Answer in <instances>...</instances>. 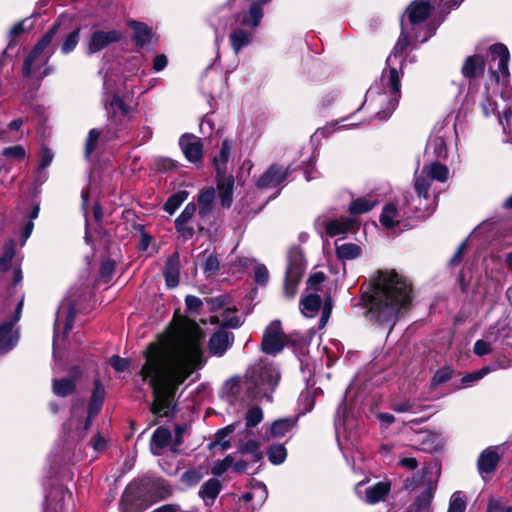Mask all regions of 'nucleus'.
Masks as SVG:
<instances>
[{
    "label": "nucleus",
    "mask_w": 512,
    "mask_h": 512,
    "mask_svg": "<svg viewBox=\"0 0 512 512\" xmlns=\"http://www.w3.org/2000/svg\"><path fill=\"white\" fill-rule=\"evenodd\" d=\"M485 63L478 55L468 56L462 65V74L465 78L474 79L484 72Z\"/></svg>",
    "instance_id": "25"
},
{
    "label": "nucleus",
    "mask_w": 512,
    "mask_h": 512,
    "mask_svg": "<svg viewBox=\"0 0 512 512\" xmlns=\"http://www.w3.org/2000/svg\"><path fill=\"white\" fill-rule=\"evenodd\" d=\"M232 150V143L224 140L221 145L220 152L213 160L215 170L217 172V187L221 194V202L223 206H230L232 201L233 178L227 175V165Z\"/></svg>",
    "instance_id": "8"
},
{
    "label": "nucleus",
    "mask_w": 512,
    "mask_h": 512,
    "mask_svg": "<svg viewBox=\"0 0 512 512\" xmlns=\"http://www.w3.org/2000/svg\"><path fill=\"white\" fill-rule=\"evenodd\" d=\"M122 34L117 30H95L91 33L87 43V53L94 54L120 41Z\"/></svg>",
    "instance_id": "15"
},
{
    "label": "nucleus",
    "mask_w": 512,
    "mask_h": 512,
    "mask_svg": "<svg viewBox=\"0 0 512 512\" xmlns=\"http://www.w3.org/2000/svg\"><path fill=\"white\" fill-rule=\"evenodd\" d=\"M203 337L194 320L175 314L169 327L147 346L140 376L153 390L151 410L156 416L170 415L178 386L205 365Z\"/></svg>",
    "instance_id": "1"
},
{
    "label": "nucleus",
    "mask_w": 512,
    "mask_h": 512,
    "mask_svg": "<svg viewBox=\"0 0 512 512\" xmlns=\"http://www.w3.org/2000/svg\"><path fill=\"white\" fill-rule=\"evenodd\" d=\"M75 319V310L70 303L62 304L56 315L54 324V342L56 341L58 331L63 327L64 333L72 329Z\"/></svg>",
    "instance_id": "22"
},
{
    "label": "nucleus",
    "mask_w": 512,
    "mask_h": 512,
    "mask_svg": "<svg viewBox=\"0 0 512 512\" xmlns=\"http://www.w3.org/2000/svg\"><path fill=\"white\" fill-rule=\"evenodd\" d=\"M390 491V483L380 481L365 489L363 500L368 504H375L385 498Z\"/></svg>",
    "instance_id": "26"
},
{
    "label": "nucleus",
    "mask_w": 512,
    "mask_h": 512,
    "mask_svg": "<svg viewBox=\"0 0 512 512\" xmlns=\"http://www.w3.org/2000/svg\"><path fill=\"white\" fill-rule=\"evenodd\" d=\"M263 419L262 409L258 406L251 407L246 414V425L248 427H255Z\"/></svg>",
    "instance_id": "49"
},
{
    "label": "nucleus",
    "mask_w": 512,
    "mask_h": 512,
    "mask_svg": "<svg viewBox=\"0 0 512 512\" xmlns=\"http://www.w3.org/2000/svg\"><path fill=\"white\" fill-rule=\"evenodd\" d=\"M57 27L53 26L35 45L23 64V74L28 77L47 64L53 51L50 46Z\"/></svg>",
    "instance_id": "9"
},
{
    "label": "nucleus",
    "mask_w": 512,
    "mask_h": 512,
    "mask_svg": "<svg viewBox=\"0 0 512 512\" xmlns=\"http://www.w3.org/2000/svg\"><path fill=\"white\" fill-rule=\"evenodd\" d=\"M428 152L440 159H445L448 155L447 143L443 136H432L426 146Z\"/></svg>",
    "instance_id": "32"
},
{
    "label": "nucleus",
    "mask_w": 512,
    "mask_h": 512,
    "mask_svg": "<svg viewBox=\"0 0 512 512\" xmlns=\"http://www.w3.org/2000/svg\"><path fill=\"white\" fill-rule=\"evenodd\" d=\"M359 227V222L356 217H342L339 219L330 220L326 223V233L330 237L339 236L344 238L350 233H355Z\"/></svg>",
    "instance_id": "16"
},
{
    "label": "nucleus",
    "mask_w": 512,
    "mask_h": 512,
    "mask_svg": "<svg viewBox=\"0 0 512 512\" xmlns=\"http://www.w3.org/2000/svg\"><path fill=\"white\" fill-rule=\"evenodd\" d=\"M241 390V379L234 377L226 381L223 391L227 396L236 397Z\"/></svg>",
    "instance_id": "51"
},
{
    "label": "nucleus",
    "mask_w": 512,
    "mask_h": 512,
    "mask_svg": "<svg viewBox=\"0 0 512 512\" xmlns=\"http://www.w3.org/2000/svg\"><path fill=\"white\" fill-rule=\"evenodd\" d=\"M487 512H512V507H506L501 498H490Z\"/></svg>",
    "instance_id": "57"
},
{
    "label": "nucleus",
    "mask_w": 512,
    "mask_h": 512,
    "mask_svg": "<svg viewBox=\"0 0 512 512\" xmlns=\"http://www.w3.org/2000/svg\"><path fill=\"white\" fill-rule=\"evenodd\" d=\"M433 2L434 0H416L407 8L408 23L402 20L400 34L401 37L405 28L407 46L410 38L425 42L435 33L436 26L431 21H426L433 9Z\"/></svg>",
    "instance_id": "4"
},
{
    "label": "nucleus",
    "mask_w": 512,
    "mask_h": 512,
    "mask_svg": "<svg viewBox=\"0 0 512 512\" xmlns=\"http://www.w3.org/2000/svg\"><path fill=\"white\" fill-rule=\"evenodd\" d=\"M287 457V450L282 444H274L268 450V459L274 465L282 464Z\"/></svg>",
    "instance_id": "41"
},
{
    "label": "nucleus",
    "mask_w": 512,
    "mask_h": 512,
    "mask_svg": "<svg viewBox=\"0 0 512 512\" xmlns=\"http://www.w3.org/2000/svg\"><path fill=\"white\" fill-rule=\"evenodd\" d=\"M235 424L227 425L226 427L220 429L215 435V441L212 445H220L222 450H227L230 448V441L228 437L235 431Z\"/></svg>",
    "instance_id": "40"
},
{
    "label": "nucleus",
    "mask_w": 512,
    "mask_h": 512,
    "mask_svg": "<svg viewBox=\"0 0 512 512\" xmlns=\"http://www.w3.org/2000/svg\"><path fill=\"white\" fill-rule=\"evenodd\" d=\"M104 101L107 112L116 120H121L129 112V106L123 98L114 91V83L111 79H104Z\"/></svg>",
    "instance_id": "13"
},
{
    "label": "nucleus",
    "mask_w": 512,
    "mask_h": 512,
    "mask_svg": "<svg viewBox=\"0 0 512 512\" xmlns=\"http://www.w3.org/2000/svg\"><path fill=\"white\" fill-rule=\"evenodd\" d=\"M220 488L221 485L219 480L212 478L202 485L199 495L207 505H210L218 496Z\"/></svg>",
    "instance_id": "31"
},
{
    "label": "nucleus",
    "mask_w": 512,
    "mask_h": 512,
    "mask_svg": "<svg viewBox=\"0 0 512 512\" xmlns=\"http://www.w3.org/2000/svg\"><path fill=\"white\" fill-rule=\"evenodd\" d=\"M233 334L220 329L214 333L208 342V348L212 355L222 356L233 343Z\"/></svg>",
    "instance_id": "21"
},
{
    "label": "nucleus",
    "mask_w": 512,
    "mask_h": 512,
    "mask_svg": "<svg viewBox=\"0 0 512 512\" xmlns=\"http://www.w3.org/2000/svg\"><path fill=\"white\" fill-rule=\"evenodd\" d=\"M102 135V131L98 129H91L88 133L85 143V156L89 157L95 151L97 143Z\"/></svg>",
    "instance_id": "45"
},
{
    "label": "nucleus",
    "mask_w": 512,
    "mask_h": 512,
    "mask_svg": "<svg viewBox=\"0 0 512 512\" xmlns=\"http://www.w3.org/2000/svg\"><path fill=\"white\" fill-rule=\"evenodd\" d=\"M279 372L271 364L259 362L251 366L246 373L245 387L251 398H264L270 400L278 384Z\"/></svg>",
    "instance_id": "6"
},
{
    "label": "nucleus",
    "mask_w": 512,
    "mask_h": 512,
    "mask_svg": "<svg viewBox=\"0 0 512 512\" xmlns=\"http://www.w3.org/2000/svg\"><path fill=\"white\" fill-rule=\"evenodd\" d=\"M186 198L187 193L184 191L173 194L168 198L164 205L165 211H167L169 214H173L186 200Z\"/></svg>",
    "instance_id": "43"
},
{
    "label": "nucleus",
    "mask_w": 512,
    "mask_h": 512,
    "mask_svg": "<svg viewBox=\"0 0 512 512\" xmlns=\"http://www.w3.org/2000/svg\"><path fill=\"white\" fill-rule=\"evenodd\" d=\"M293 425L294 421L290 418L276 420L269 428L270 436L272 438H281L292 429Z\"/></svg>",
    "instance_id": "35"
},
{
    "label": "nucleus",
    "mask_w": 512,
    "mask_h": 512,
    "mask_svg": "<svg viewBox=\"0 0 512 512\" xmlns=\"http://www.w3.org/2000/svg\"><path fill=\"white\" fill-rule=\"evenodd\" d=\"M286 336L282 331L281 322L272 321L265 329L261 342V349L269 355L280 353L285 345Z\"/></svg>",
    "instance_id": "12"
},
{
    "label": "nucleus",
    "mask_w": 512,
    "mask_h": 512,
    "mask_svg": "<svg viewBox=\"0 0 512 512\" xmlns=\"http://www.w3.org/2000/svg\"><path fill=\"white\" fill-rule=\"evenodd\" d=\"M407 214L408 213L406 211L399 209L395 204L390 203L383 208L380 216V222L389 230L398 229L399 231H402L406 227V225H403L402 223Z\"/></svg>",
    "instance_id": "17"
},
{
    "label": "nucleus",
    "mask_w": 512,
    "mask_h": 512,
    "mask_svg": "<svg viewBox=\"0 0 512 512\" xmlns=\"http://www.w3.org/2000/svg\"><path fill=\"white\" fill-rule=\"evenodd\" d=\"M180 146L189 161L197 162L202 158L203 150L199 138L192 135H184L180 138Z\"/></svg>",
    "instance_id": "24"
},
{
    "label": "nucleus",
    "mask_w": 512,
    "mask_h": 512,
    "mask_svg": "<svg viewBox=\"0 0 512 512\" xmlns=\"http://www.w3.org/2000/svg\"><path fill=\"white\" fill-rule=\"evenodd\" d=\"M255 281L259 285H266L269 279L268 269L264 264H256L254 267Z\"/></svg>",
    "instance_id": "55"
},
{
    "label": "nucleus",
    "mask_w": 512,
    "mask_h": 512,
    "mask_svg": "<svg viewBox=\"0 0 512 512\" xmlns=\"http://www.w3.org/2000/svg\"><path fill=\"white\" fill-rule=\"evenodd\" d=\"M498 120L503 130L512 136V102L502 100L501 111H498Z\"/></svg>",
    "instance_id": "34"
},
{
    "label": "nucleus",
    "mask_w": 512,
    "mask_h": 512,
    "mask_svg": "<svg viewBox=\"0 0 512 512\" xmlns=\"http://www.w3.org/2000/svg\"><path fill=\"white\" fill-rule=\"evenodd\" d=\"M236 22L239 24L238 27L234 28L229 34V40L233 51L238 54L240 50L249 46L253 42L254 30L249 26L242 25L236 17Z\"/></svg>",
    "instance_id": "18"
},
{
    "label": "nucleus",
    "mask_w": 512,
    "mask_h": 512,
    "mask_svg": "<svg viewBox=\"0 0 512 512\" xmlns=\"http://www.w3.org/2000/svg\"><path fill=\"white\" fill-rule=\"evenodd\" d=\"M3 155L6 157H12L16 159H22L25 157V150L20 145H15L12 147L5 148L3 150Z\"/></svg>",
    "instance_id": "63"
},
{
    "label": "nucleus",
    "mask_w": 512,
    "mask_h": 512,
    "mask_svg": "<svg viewBox=\"0 0 512 512\" xmlns=\"http://www.w3.org/2000/svg\"><path fill=\"white\" fill-rule=\"evenodd\" d=\"M129 26L133 29V39L137 46H144L151 41L152 32L149 27L141 22L129 21Z\"/></svg>",
    "instance_id": "30"
},
{
    "label": "nucleus",
    "mask_w": 512,
    "mask_h": 512,
    "mask_svg": "<svg viewBox=\"0 0 512 512\" xmlns=\"http://www.w3.org/2000/svg\"><path fill=\"white\" fill-rule=\"evenodd\" d=\"M466 500L461 492L452 494L447 512H465Z\"/></svg>",
    "instance_id": "46"
},
{
    "label": "nucleus",
    "mask_w": 512,
    "mask_h": 512,
    "mask_svg": "<svg viewBox=\"0 0 512 512\" xmlns=\"http://www.w3.org/2000/svg\"><path fill=\"white\" fill-rule=\"evenodd\" d=\"M219 269V261L214 255H209L203 265L204 272L208 275H214Z\"/></svg>",
    "instance_id": "58"
},
{
    "label": "nucleus",
    "mask_w": 512,
    "mask_h": 512,
    "mask_svg": "<svg viewBox=\"0 0 512 512\" xmlns=\"http://www.w3.org/2000/svg\"><path fill=\"white\" fill-rule=\"evenodd\" d=\"M79 32L80 30L76 29L67 36L66 40L61 46V51L64 54H68L69 52L74 50L79 40Z\"/></svg>",
    "instance_id": "53"
},
{
    "label": "nucleus",
    "mask_w": 512,
    "mask_h": 512,
    "mask_svg": "<svg viewBox=\"0 0 512 512\" xmlns=\"http://www.w3.org/2000/svg\"><path fill=\"white\" fill-rule=\"evenodd\" d=\"M171 432L164 427L157 428L151 438L150 449L154 455H160L171 442Z\"/></svg>",
    "instance_id": "27"
},
{
    "label": "nucleus",
    "mask_w": 512,
    "mask_h": 512,
    "mask_svg": "<svg viewBox=\"0 0 512 512\" xmlns=\"http://www.w3.org/2000/svg\"><path fill=\"white\" fill-rule=\"evenodd\" d=\"M324 279H325L324 273L315 272L314 274H312L309 277V279L307 281L308 289L318 290L319 286L323 283Z\"/></svg>",
    "instance_id": "64"
},
{
    "label": "nucleus",
    "mask_w": 512,
    "mask_h": 512,
    "mask_svg": "<svg viewBox=\"0 0 512 512\" xmlns=\"http://www.w3.org/2000/svg\"><path fill=\"white\" fill-rule=\"evenodd\" d=\"M451 375H452V371L450 368H448V367L441 368L433 376V384L435 386L441 385V384L447 382L451 378Z\"/></svg>",
    "instance_id": "59"
},
{
    "label": "nucleus",
    "mask_w": 512,
    "mask_h": 512,
    "mask_svg": "<svg viewBox=\"0 0 512 512\" xmlns=\"http://www.w3.org/2000/svg\"><path fill=\"white\" fill-rule=\"evenodd\" d=\"M480 107L484 116L488 117L492 114H495L496 110L499 111V105L493 101L488 95H486L483 100L480 102Z\"/></svg>",
    "instance_id": "56"
},
{
    "label": "nucleus",
    "mask_w": 512,
    "mask_h": 512,
    "mask_svg": "<svg viewBox=\"0 0 512 512\" xmlns=\"http://www.w3.org/2000/svg\"><path fill=\"white\" fill-rule=\"evenodd\" d=\"M238 452L240 454H251L255 462L262 459V452L260 451V444L256 440H248L242 442L238 446Z\"/></svg>",
    "instance_id": "38"
},
{
    "label": "nucleus",
    "mask_w": 512,
    "mask_h": 512,
    "mask_svg": "<svg viewBox=\"0 0 512 512\" xmlns=\"http://www.w3.org/2000/svg\"><path fill=\"white\" fill-rule=\"evenodd\" d=\"M304 272L303 254L298 248L288 252V265L285 276L284 292L287 297L292 298L297 292V285Z\"/></svg>",
    "instance_id": "10"
},
{
    "label": "nucleus",
    "mask_w": 512,
    "mask_h": 512,
    "mask_svg": "<svg viewBox=\"0 0 512 512\" xmlns=\"http://www.w3.org/2000/svg\"><path fill=\"white\" fill-rule=\"evenodd\" d=\"M254 500H256L253 508H259L266 501L268 496V491L266 486L263 483H257L251 488Z\"/></svg>",
    "instance_id": "48"
},
{
    "label": "nucleus",
    "mask_w": 512,
    "mask_h": 512,
    "mask_svg": "<svg viewBox=\"0 0 512 512\" xmlns=\"http://www.w3.org/2000/svg\"><path fill=\"white\" fill-rule=\"evenodd\" d=\"M54 154L48 148H43L39 156V169L47 168L53 160Z\"/></svg>",
    "instance_id": "62"
},
{
    "label": "nucleus",
    "mask_w": 512,
    "mask_h": 512,
    "mask_svg": "<svg viewBox=\"0 0 512 512\" xmlns=\"http://www.w3.org/2000/svg\"><path fill=\"white\" fill-rule=\"evenodd\" d=\"M172 492L171 485L164 479L155 480L151 486V495L156 500L166 499L172 495Z\"/></svg>",
    "instance_id": "36"
},
{
    "label": "nucleus",
    "mask_w": 512,
    "mask_h": 512,
    "mask_svg": "<svg viewBox=\"0 0 512 512\" xmlns=\"http://www.w3.org/2000/svg\"><path fill=\"white\" fill-rule=\"evenodd\" d=\"M22 306L23 299L17 303L13 316L0 325V351L2 352L11 350L18 341V333L14 330V325L20 319Z\"/></svg>",
    "instance_id": "14"
},
{
    "label": "nucleus",
    "mask_w": 512,
    "mask_h": 512,
    "mask_svg": "<svg viewBox=\"0 0 512 512\" xmlns=\"http://www.w3.org/2000/svg\"><path fill=\"white\" fill-rule=\"evenodd\" d=\"M410 300V284L393 270L378 271L362 294L368 320L381 326L394 325L399 311Z\"/></svg>",
    "instance_id": "3"
},
{
    "label": "nucleus",
    "mask_w": 512,
    "mask_h": 512,
    "mask_svg": "<svg viewBox=\"0 0 512 512\" xmlns=\"http://www.w3.org/2000/svg\"><path fill=\"white\" fill-rule=\"evenodd\" d=\"M215 192L213 189H207L202 191L199 194L198 202L199 205L202 207L203 213H206L211 207V204L214 200Z\"/></svg>",
    "instance_id": "52"
},
{
    "label": "nucleus",
    "mask_w": 512,
    "mask_h": 512,
    "mask_svg": "<svg viewBox=\"0 0 512 512\" xmlns=\"http://www.w3.org/2000/svg\"><path fill=\"white\" fill-rule=\"evenodd\" d=\"M491 343L485 340H477L474 344L473 351L477 356H484L492 352Z\"/></svg>",
    "instance_id": "60"
},
{
    "label": "nucleus",
    "mask_w": 512,
    "mask_h": 512,
    "mask_svg": "<svg viewBox=\"0 0 512 512\" xmlns=\"http://www.w3.org/2000/svg\"><path fill=\"white\" fill-rule=\"evenodd\" d=\"M374 205L375 203L372 201H369L365 198H358L351 203L349 210L352 216L355 217V215L370 211Z\"/></svg>",
    "instance_id": "42"
},
{
    "label": "nucleus",
    "mask_w": 512,
    "mask_h": 512,
    "mask_svg": "<svg viewBox=\"0 0 512 512\" xmlns=\"http://www.w3.org/2000/svg\"><path fill=\"white\" fill-rule=\"evenodd\" d=\"M361 247L354 243L336 245V255L341 260H352L361 255Z\"/></svg>",
    "instance_id": "33"
},
{
    "label": "nucleus",
    "mask_w": 512,
    "mask_h": 512,
    "mask_svg": "<svg viewBox=\"0 0 512 512\" xmlns=\"http://www.w3.org/2000/svg\"><path fill=\"white\" fill-rule=\"evenodd\" d=\"M392 409L398 413L412 414H417L423 410L419 403L412 400L396 401L392 404Z\"/></svg>",
    "instance_id": "39"
},
{
    "label": "nucleus",
    "mask_w": 512,
    "mask_h": 512,
    "mask_svg": "<svg viewBox=\"0 0 512 512\" xmlns=\"http://www.w3.org/2000/svg\"><path fill=\"white\" fill-rule=\"evenodd\" d=\"M449 176V170L446 165L438 162H431L423 166L420 172H416L414 187L417 193V198L413 199L417 204L414 205L415 212L426 210L427 205H422V201H430L431 204L435 203L437 197L436 188L432 187L433 181L444 183Z\"/></svg>",
    "instance_id": "5"
},
{
    "label": "nucleus",
    "mask_w": 512,
    "mask_h": 512,
    "mask_svg": "<svg viewBox=\"0 0 512 512\" xmlns=\"http://www.w3.org/2000/svg\"><path fill=\"white\" fill-rule=\"evenodd\" d=\"M405 31V29L403 30ZM407 48L405 32L399 37L393 51L387 57L386 68L383 70L380 83L371 86L365 95L362 105L350 116L331 123L317 133L325 135L326 131L337 129H352L360 123H346L354 118L360 111H367L371 117L369 122L375 118L379 121L387 120L395 111L401 97V79L403 77L404 51Z\"/></svg>",
    "instance_id": "2"
},
{
    "label": "nucleus",
    "mask_w": 512,
    "mask_h": 512,
    "mask_svg": "<svg viewBox=\"0 0 512 512\" xmlns=\"http://www.w3.org/2000/svg\"><path fill=\"white\" fill-rule=\"evenodd\" d=\"M500 453L499 447L491 446L486 448L479 456L477 466L480 474L484 477V474L493 472L499 462Z\"/></svg>",
    "instance_id": "23"
},
{
    "label": "nucleus",
    "mask_w": 512,
    "mask_h": 512,
    "mask_svg": "<svg viewBox=\"0 0 512 512\" xmlns=\"http://www.w3.org/2000/svg\"><path fill=\"white\" fill-rule=\"evenodd\" d=\"M322 299L315 293H310L300 300V310L305 317H314L320 310Z\"/></svg>",
    "instance_id": "29"
},
{
    "label": "nucleus",
    "mask_w": 512,
    "mask_h": 512,
    "mask_svg": "<svg viewBox=\"0 0 512 512\" xmlns=\"http://www.w3.org/2000/svg\"><path fill=\"white\" fill-rule=\"evenodd\" d=\"M202 478L203 472L201 469L194 468L184 472L181 476V481L188 486H194L198 484Z\"/></svg>",
    "instance_id": "47"
},
{
    "label": "nucleus",
    "mask_w": 512,
    "mask_h": 512,
    "mask_svg": "<svg viewBox=\"0 0 512 512\" xmlns=\"http://www.w3.org/2000/svg\"><path fill=\"white\" fill-rule=\"evenodd\" d=\"M105 397V389L99 381L95 382L88 416L84 419L85 408L83 403L75 405L71 411V418L64 425V429L71 434L72 439L81 438L91 425L92 418L100 411Z\"/></svg>",
    "instance_id": "7"
},
{
    "label": "nucleus",
    "mask_w": 512,
    "mask_h": 512,
    "mask_svg": "<svg viewBox=\"0 0 512 512\" xmlns=\"http://www.w3.org/2000/svg\"><path fill=\"white\" fill-rule=\"evenodd\" d=\"M489 72L497 83H504L509 76V51L503 44H494L489 49Z\"/></svg>",
    "instance_id": "11"
},
{
    "label": "nucleus",
    "mask_w": 512,
    "mask_h": 512,
    "mask_svg": "<svg viewBox=\"0 0 512 512\" xmlns=\"http://www.w3.org/2000/svg\"><path fill=\"white\" fill-rule=\"evenodd\" d=\"M109 363L117 372H124L130 366V362L127 359L119 356H112Z\"/></svg>",
    "instance_id": "61"
},
{
    "label": "nucleus",
    "mask_w": 512,
    "mask_h": 512,
    "mask_svg": "<svg viewBox=\"0 0 512 512\" xmlns=\"http://www.w3.org/2000/svg\"><path fill=\"white\" fill-rule=\"evenodd\" d=\"M75 384L70 378L53 379V392L57 396L65 397L74 391Z\"/></svg>",
    "instance_id": "37"
},
{
    "label": "nucleus",
    "mask_w": 512,
    "mask_h": 512,
    "mask_svg": "<svg viewBox=\"0 0 512 512\" xmlns=\"http://www.w3.org/2000/svg\"><path fill=\"white\" fill-rule=\"evenodd\" d=\"M490 372H493V368L485 366V367L481 368L478 371H474V372H471V373L465 375L462 378V383L468 385V384H470V383H472L474 381L482 379L483 377H485Z\"/></svg>",
    "instance_id": "54"
},
{
    "label": "nucleus",
    "mask_w": 512,
    "mask_h": 512,
    "mask_svg": "<svg viewBox=\"0 0 512 512\" xmlns=\"http://www.w3.org/2000/svg\"><path fill=\"white\" fill-rule=\"evenodd\" d=\"M233 464V457L231 455L226 456L223 460L217 461L212 467V474L215 476H221L227 470L231 469Z\"/></svg>",
    "instance_id": "50"
},
{
    "label": "nucleus",
    "mask_w": 512,
    "mask_h": 512,
    "mask_svg": "<svg viewBox=\"0 0 512 512\" xmlns=\"http://www.w3.org/2000/svg\"><path fill=\"white\" fill-rule=\"evenodd\" d=\"M15 254L14 242L10 241L5 244L2 257H0V271H7Z\"/></svg>",
    "instance_id": "44"
},
{
    "label": "nucleus",
    "mask_w": 512,
    "mask_h": 512,
    "mask_svg": "<svg viewBox=\"0 0 512 512\" xmlns=\"http://www.w3.org/2000/svg\"><path fill=\"white\" fill-rule=\"evenodd\" d=\"M180 260L178 254H173L165 264L164 277L166 285L174 288L179 283Z\"/></svg>",
    "instance_id": "28"
},
{
    "label": "nucleus",
    "mask_w": 512,
    "mask_h": 512,
    "mask_svg": "<svg viewBox=\"0 0 512 512\" xmlns=\"http://www.w3.org/2000/svg\"><path fill=\"white\" fill-rule=\"evenodd\" d=\"M251 5L248 11L238 14V21L245 26L257 28L263 18L262 6L271 0H250Z\"/></svg>",
    "instance_id": "20"
},
{
    "label": "nucleus",
    "mask_w": 512,
    "mask_h": 512,
    "mask_svg": "<svg viewBox=\"0 0 512 512\" xmlns=\"http://www.w3.org/2000/svg\"><path fill=\"white\" fill-rule=\"evenodd\" d=\"M288 174V169L276 164L271 165L257 181V187L260 189L277 187L287 178Z\"/></svg>",
    "instance_id": "19"
}]
</instances>
